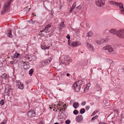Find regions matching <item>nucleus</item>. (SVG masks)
I'll use <instances>...</instances> for the list:
<instances>
[{"label":"nucleus","instance_id":"nucleus-40","mask_svg":"<svg viewBox=\"0 0 124 124\" xmlns=\"http://www.w3.org/2000/svg\"><path fill=\"white\" fill-rule=\"evenodd\" d=\"M76 42H73L71 43V45L73 47H76L75 44Z\"/></svg>","mask_w":124,"mask_h":124},{"label":"nucleus","instance_id":"nucleus-11","mask_svg":"<svg viewBox=\"0 0 124 124\" xmlns=\"http://www.w3.org/2000/svg\"><path fill=\"white\" fill-rule=\"evenodd\" d=\"M118 30H116L115 29H112L109 30V32L111 34L116 35V33Z\"/></svg>","mask_w":124,"mask_h":124},{"label":"nucleus","instance_id":"nucleus-20","mask_svg":"<svg viewBox=\"0 0 124 124\" xmlns=\"http://www.w3.org/2000/svg\"><path fill=\"white\" fill-rule=\"evenodd\" d=\"M79 106V104L77 102L74 103L73 104V106L75 109L77 108Z\"/></svg>","mask_w":124,"mask_h":124},{"label":"nucleus","instance_id":"nucleus-32","mask_svg":"<svg viewBox=\"0 0 124 124\" xmlns=\"http://www.w3.org/2000/svg\"><path fill=\"white\" fill-rule=\"evenodd\" d=\"M70 123V120L68 119L65 121V123L66 124H69Z\"/></svg>","mask_w":124,"mask_h":124},{"label":"nucleus","instance_id":"nucleus-60","mask_svg":"<svg viewBox=\"0 0 124 124\" xmlns=\"http://www.w3.org/2000/svg\"><path fill=\"white\" fill-rule=\"evenodd\" d=\"M27 59H30V57H28H28H27Z\"/></svg>","mask_w":124,"mask_h":124},{"label":"nucleus","instance_id":"nucleus-59","mask_svg":"<svg viewBox=\"0 0 124 124\" xmlns=\"http://www.w3.org/2000/svg\"><path fill=\"white\" fill-rule=\"evenodd\" d=\"M54 124H59L57 123H56Z\"/></svg>","mask_w":124,"mask_h":124},{"label":"nucleus","instance_id":"nucleus-50","mask_svg":"<svg viewBox=\"0 0 124 124\" xmlns=\"http://www.w3.org/2000/svg\"><path fill=\"white\" fill-rule=\"evenodd\" d=\"M3 65L2 62L1 61H0V67H2Z\"/></svg>","mask_w":124,"mask_h":124},{"label":"nucleus","instance_id":"nucleus-18","mask_svg":"<svg viewBox=\"0 0 124 124\" xmlns=\"http://www.w3.org/2000/svg\"><path fill=\"white\" fill-rule=\"evenodd\" d=\"M76 119L77 122H78L82 120L83 117L82 116L79 115L77 117Z\"/></svg>","mask_w":124,"mask_h":124},{"label":"nucleus","instance_id":"nucleus-54","mask_svg":"<svg viewBox=\"0 0 124 124\" xmlns=\"http://www.w3.org/2000/svg\"><path fill=\"white\" fill-rule=\"evenodd\" d=\"M61 106V105H60V104H59V105H58H58H57V108H60V107H58V106Z\"/></svg>","mask_w":124,"mask_h":124},{"label":"nucleus","instance_id":"nucleus-63","mask_svg":"<svg viewBox=\"0 0 124 124\" xmlns=\"http://www.w3.org/2000/svg\"><path fill=\"white\" fill-rule=\"evenodd\" d=\"M32 14H33V15H34V16H36V15H34V13H32Z\"/></svg>","mask_w":124,"mask_h":124},{"label":"nucleus","instance_id":"nucleus-12","mask_svg":"<svg viewBox=\"0 0 124 124\" xmlns=\"http://www.w3.org/2000/svg\"><path fill=\"white\" fill-rule=\"evenodd\" d=\"M70 61L67 59H65L64 60H62L61 61V63L62 64H65L66 65L67 64H69Z\"/></svg>","mask_w":124,"mask_h":124},{"label":"nucleus","instance_id":"nucleus-30","mask_svg":"<svg viewBox=\"0 0 124 124\" xmlns=\"http://www.w3.org/2000/svg\"><path fill=\"white\" fill-rule=\"evenodd\" d=\"M75 34L76 35H77L79 33V30L78 29H76L75 30Z\"/></svg>","mask_w":124,"mask_h":124},{"label":"nucleus","instance_id":"nucleus-61","mask_svg":"<svg viewBox=\"0 0 124 124\" xmlns=\"http://www.w3.org/2000/svg\"><path fill=\"white\" fill-rule=\"evenodd\" d=\"M59 90H60V91H62V89H60V88L59 89Z\"/></svg>","mask_w":124,"mask_h":124},{"label":"nucleus","instance_id":"nucleus-5","mask_svg":"<svg viewBox=\"0 0 124 124\" xmlns=\"http://www.w3.org/2000/svg\"><path fill=\"white\" fill-rule=\"evenodd\" d=\"M105 3V0H96L95 1L96 5L99 7L103 6Z\"/></svg>","mask_w":124,"mask_h":124},{"label":"nucleus","instance_id":"nucleus-45","mask_svg":"<svg viewBox=\"0 0 124 124\" xmlns=\"http://www.w3.org/2000/svg\"><path fill=\"white\" fill-rule=\"evenodd\" d=\"M51 27V25L50 24H48L46 27L47 28H50Z\"/></svg>","mask_w":124,"mask_h":124},{"label":"nucleus","instance_id":"nucleus-62","mask_svg":"<svg viewBox=\"0 0 124 124\" xmlns=\"http://www.w3.org/2000/svg\"><path fill=\"white\" fill-rule=\"evenodd\" d=\"M28 8L29 9H29V8H28V7H27V8H26V9H28Z\"/></svg>","mask_w":124,"mask_h":124},{"label":"nucleus","instance_id":"nucleus-53","mask_svg":"<svg viewBox=\"0 0 124 124\" xmlns=\"http://www.w3.org/2000/svg\"><path fill=\"white\" fill-rule=\"evenodd\" d=\"M73 8H71V9L70 11V12L71 13L72 11L73 10Z\"/></svg>","mask_w":124,"mask_h":124},{"label":"nucleus","instance_id":"nucleus-16","mask_svg":"<svg viewBox=\"0 0 124 124\" xmlns=\"http://www.w3.org/2000/svg\"><path fill=\"white\" fill-rule=\"evenodd\" d=\"M11 30H8L7 32V34L8 37L11 38L12 37V35L11 33Z\"/></svg>","mask_w":124,"mask_h":124},{"label":"nucleus","instance_id":"nucleus-51","mask_svg":"<svg viewBox=\"0 0 124 124\" xmlns=\"http://www.w3.org/2000/svg\"><path fill=\"white\" fill-rule=\"evenodd\" d=\"M66 38L68 39H70V37L69 35H67L66 36Z\"/></svg>","mask_w":124,"mask_h":124},{"label":"nucleus","instance_id":"nucleus-9","mask_svg":"<svg viewBox=\"0 0 124 124\" xmlns=\"http://www.w3.org/2000/svg\"><path fill=\"white\" fill-rule=\"evenodd\" d=\"M35 112L34 111H30L27 113V115L29 117L34 116L35 115Z\"/></svg>","mask_w":124,"mask_h":124},{"label":"nucleus","instance_id":"nucleus-46","mask_svg":"<svg viewBox=\"0 0 124 124\" xmlns=\"http://www.w3.org/2000/svg\"><path fill=\"white\" fill-rule=\"evenodd\" d=\"M31 82V81L30 80H28L26 81V83L27 84H28L29 83Z\"/></svg>","mask_w":124,"mask_h":124},{"label":"nucleus","instance_id":"nucleus-22","mask_svg":"<svg viewBox=\"0 0 124 124\" xmlns=\"http://www.w3.org/2000/svg\"><path fill=\"white\" fill-rule=\"evenodd\" d=\"M82 83H83L82 81L81 80H80L78 81L76 84H77L79 86H80V87H81L82 84Z\"/></svg>","mask_w":124,"mask_h":124},{"label":"nucleus","instance_id":"nucleus-10","mask_svg":"<svg viewBox=\"0 0 124 124\" xmlns=\"http://www.w3.org/2000/svg\"><path fill=\"white\" fill-rule=\"evenodd\" d=\"M86 46L90 50L93 51H94L93 47L91 44L87 42Z\"/></svg>","mask_w":124,"mask_h":124},{"label":"nucleus","instance_id":"nucleus-47","mask_svg":"<svg viewBox=\"0 0 124 124\" xmlns=\"http://www.w3.org/2000/svg\"><path fill=\"white\" fill-rule=\"evenodd\" d=\"M89 108H90L89 106H86L85 108L86 110H88L89 109Z\"/></svg>","mask_w":124,"mask_h":124},{"label":"nucleus","instance_id":"nucleus-28","mask_svg":"<svg viewBox=\"0 0 124 124\" xmlns=\"http://www.w3.org/2000/svg\"><path fill=\"white\" fill-rule=\"evenodd\" d=\"M41 47L42 49H49L50 48V46H48V47L46 46L44 47V46H41Z\"/></svg>","mask_w":124,"mask_h":124},{"label":"nucleus","instance_id":"nucleus-36","mask_svg":"<svg viewBox=\"0 0 124 124\" xmlns=\"http://www.w3.org/2000/svg\"><path fill=\"white\" fill-rule=\"evenodd\" d=\"M82 7L80 6H79L77 7L76 9L78 11H79L81 9Z\"/></svg>","mask_w":124,"mask_h":124},{"label":"nucleus","instance_id":"nucleus-14","mask_svg":"<svg viewBox=\"0 0 124 124\" xmlns=\"http://www.w3.org/2000/svg\"><path fill=\"white\" fill-rule=\"evenodd\" d=\"M64 22L63 21H62L61 23L58 26V27L59 29H62L65 26L64 24Z\"/></svg>","mask_w":124,"mask_h":124},{"label":"nucleus","instance_id":"nucleus-56","mask_svg":"<svg viewBox=\"0 0 124 124\" xmlns=\"http://www.w3.org/2000/svg\"><path fill=\"white\" fill-rule=\"evenodd\" d=\"M39 124H43V122L40 121L39 123Z\"/></svg>","mask_w":124,"mask_h":124},{"label":"nucleus","instance_id":"nucleus-39","mask_svg":"<svg viewBox=\"0 0 124 124\" xmlns=\"http://www.w3.org/2000/svg\"><path fill=\"white\" fill-rule=\"evenodd\" d=\"M4 102L3 100H2L0 101V104L2 106L3 105L4 103Z\"/></svg>","mask_w":124,"mask_h":124},{"label":"nucleus","instance_id":"nucleus-26","mask_svg":"<svg viewBox=\"0 0 124 124\" xmlns=\"http://www.w3.org/2000/svg\"><path fill=\"white\" fill-rule=\"evenodd\" d=\"M33 72V69H31L29 71V73L30 75L32 76Z\"/></svg>","mask_w":124,"mask_h":124},{"label":"nucleus","instance_id":"nucleus-57","mask_svg":"<svg viewBox=\"0 0 124 124\" xmlns=\"http://www.w3.org/2000/svg\"><path fill=\"white\" fill-rule=\"evenodd\" d=\"M67 76H69V73H67Z\"/></svg>","mask_w":124,"mask_h":124},{"label":"nucleus","instance_id":"nucleus-23","mask_svg":"<svg viewBox=\"0 0 124 124\" xmlns=\"http://www.w3.org/2000/svg\"><path fill=\"white\" fill-rule=\"evenodd\" d=\"M92 34L93 33L91 31H90L86 34V37H91L92 36Z\"/></svg>","mask_w":124,"mask_h":124},{"label":"nucleus","instance_id":"nucleus-4","mask_svg":"<svg viewBox=\"0 0 124 124\" xmlns=\"http://www.w3.org/2000/svg\"><path fill=\"white\" fill-rule=\"evenodd\" d=\"M52 59V57H50L48 59L43 61L41 63V65L43 66L48 64L51 61Z\"/></svg>","mask_w":124,"mask_h":124},{"label":"nucleus","instance_id":"nucleus-21","mask_svg":"<svg viewBox=\"0 0 124 124\" xmlns=\"http://www.w3.org/2000/svg\"><path fill=\"white\" fill-rule=\"evenodd\" d=\"M50 5V3L49 2H45L44 3V6L45 8H47V7H48Z\"/></svg>","mask_w":124,"mask_h":124},{"label":"nucleus","instance_id":"nucleus-44","mask_svg":"<svg viewBox=\"0 0 124 124\" xmlns=\"http://www.w3.org/2000/svg\"><path fill=\"white\" fill-rule=\"evenodd\" d=\"M97 112L96 111L95 112V111H94V112L92 114V116H94L97 113Z\"/></svg>","mask_w":124,"mask_h":124},{"label":"nucleus","instance_id":"nucleus-41","mask_svg":"<svg viewBox=\"0 0 124 124\" xmlns=\"http://www.w3.org/2000/svg\"><path fill=\"white\" fill-rule=\"evenodd\" d=\"M76 6V2L74 3L73 4V5L71 8H73V9H74L75 8V7Z\"/></svg>","mask_w":124,"mask_h":124},{"label":"nucleus","instance_id":"nucleus-6","mask_svg":"<svg viewBox=\"0 0 124 124\" xmlns=\"http://www.w3.org/2000/svg\"><path fill=\"white\" fill-rule=\"evenodd\" d=\"M72 87L75 92H78L79 91L81 87L75 83L73 85Z\"/></svg>","mask_w":124,"mask_h":124},{"label":"nucleus","instance_id":"nucleus-27","mask_svg":"<svg viewBox=\"0 0 124 124\" xmlns=\"http://www.w3.org/2000/svg\"><path fill=\"white\" fill-rule=\"evenodd\" d=\"M16 85L18 87H18H19L20 85L21 84V83L18 81H16Z\"/></svg>","mask_w":124,"mask_h":124},{"label":"nucleus","instance_id":"nucleus-25","mask_svg":"<svg viewBox=\"0 0 124 124\" xmlns=\"http://www.w3.org/2000/svg\"><path fill=\"white\" fill-rule=\"evenodd\" d=\"M85 112V110L84 108L81 109L80 111V113L81 114H83Z\"/></svg>","mask_w":124,"mask_h":124},{"label":"nucleus","instance_id":"nucleus-17","mask_svg":"<svg viewBox=\"0 0 124 124\" xmlns=\"http://www.w3.org/2000/svg\"><path fill=\"white\" fill-rule=\"evenodd\" d=\"M96 89L97 91H100L102 89L101 85L99 84H97L96 85Z\"/></svg>","mask_w":124,"mask_h":124},{"label":"nucleus","instance_id":"nucleus-8","mask_svg":"<svg viewBox=\"0 0 124 124\" xmlns=\"http://www.w3.org/2000/svg\"><path fill=\"white\" fill-rule=\"evenodd\" d=\"M109 40L108 38L106 39H102L98 40L96 41V42L99 44H100L103 43L105 42V41L107 42Z\"/></svg>","mask_w":124,"mask_h":124},{"label":"nucleus","instance_id":"nucleus-24","mask_svg":"<svg viewBox=\"0 0 124 124\" xmlns=\"http://www.w3.org/2000/svg\"><path fill=\"white\" fill-rule=\"evenodd\" d=\"M19 87H18V88L23 89L24 88L23 85V83H21V84L20 85Z\"/></svg>","mask_w":124,"mask_h":124},{"label":"nucleus","instance_id":"nucleus-29","mask_svg":"<svg viewBox=\"0 0 124 124\" xmlns=\"http://www.w3.org/2000/svg\"><path fill=\"white\" fill-rule=\"evenodd\" d=\"M49 30L48 28H47L46 27H45V32L46 33H48L49 32Z\"/></svg>","mask_w":124,"mask_h":124},{"label":"nucleus","instance_id":"nucleus-33","mask_svg":"<svg viewBox=\"0 0 124 124\" xmlns=\"http://www.w3.org/2000/svg\"><path fill=\"white\" fill-rule=\"evenodd\" d=\"M36 57L35 56H33L32 57V58L30 60V61H34L36 60Z\"/></svg>","mask_w":124,"mask_h":124},{"label":"nucleus","instance_id":"nucleus-7","mask_svg":"<svg viewBox=\"0 0 124 124\" xmlns=\"http://www.w3.org/2000/svg\"><path fill=\"white\" fill-rule=\"evenodd\" d=\"M104 50H108L110 53H112L114 51L113 49L110 46H107L103 48Z\"/></svg>","mask_w":124,"mask_h":124},{"label":"nucleus","instance_id":"nucleus-55","mask_svg":"<svg viewBox=\"0 0 124 124\" xmlns=\"http://www.w3.org/2000/svg\"><path fill=\"white\" fill-rule=\"evenodd\" d=\"M45 32V29L43 30L42 31H40L41 32Z\"/></svg>","mask_w":124,"mask_h":124},{"label":"nucleus","instance_id":"nucleus-49","mask_svg":"<svg viewBox=\"0 0 124 124\" xmlns=\"http://www.w3.org/2000/svg\"><path fill=\"white\" fill-rule=\"evenodd\" d=\"M70 39H68V45H70Z\"/></svg>","mask_w":124,"mask_h":124},{"label":"nucleus","instance_id":"nucleus-31","mask_svg":"<svg viewBox=\"0 0 124 124\" xmlns=\"http://www.w3.org/2000/svg\"><path fill=\"white\" fill-rule=\"evenodd\" d=\"M78 111L76 110H75L73 112L74 114L75 115H77L78 113Z\"/></svg>","mask_w":124,"mask_h":124},{"label":"nucleus","instance_id":"nucleus-3","mask_svg":"<svg viewBox=\"0 0 124 124\" xmlns=\"http://www.w3.org/2000/svg\"><path fill=\"white\" fill-rule=\"evenodd\" d=\"M116 36L120 39L124 38V29H122L118 30L116 33Z\"/></svg>","mask_w":124,"mask_h":124},{"label":"nucleus","instance_id":"nucleus-35","mask_svg":"<svg viewBox=\"0 0 124 124\" xmlns=\"http://www.w3.org/2000/svg\"><path fill=\"white\" fill-rule=\"evenodd\" d=\"M97 118L98 116L97 115L95 116L92 118L91 121H93L94 120L96 119Z\"/></svg>","mask_w":124,"mask_h":124},{"label":"nucleus","instance_id":"nucleus-1","mask_svg":"<svg viewBox=\"0 0 124 124\" xmlns=\"http://www.w3.org/2000/svg\"><path fill=\"white\" fill-rule=\"evenodd\" d=\"M108 3L111 4L113 5H116L118 6L119 7L121 10V12L122 13H123L124 12V7L123 3L121 2H115L113 1H110L108 2Z\"/></svg>","mask_w":124,"mask_h":124},{"label":"nucleus","instance_id":"nucleus-42","mask_svg":"<svg viewBox=\"0 0 124 124\" xmlns=\"http://www.w3.org/2000/svg\"><path fill=\"white\" fill-rule=\"evenodd\" d=\"M86 102L85 101L81 103V104L82 106H84L85 105Z\"/></svg>","mask_w":124,"mask_h":124},{"label":"nucleus","instance_id":"nucleus-2","mask_svg":"<svg viewBox=\"0 0 124 124\" xmlns=\"http://www.w3.org/2000/svg\"><path fill=\"white\" fill-rule=\"evenodd\" d=\"M11 4V1L8 2L7 3L4 4L3 10L1 11V14L2 15L4 14L5 12L10 8V5Z\"/></svg>","mask_w":124,"mask_h":124},{"label":"nucleus","instance_id":"nucleus-13","mask_svg":"<svg viewBox=\"0 0 124 124\" xmlns=\"http://www.w3.org/2000/svg\"><path fill=\"white\" fill-rule=\"evenodd\" d=\"M11 89V87L8 85H7L5 86V93H7L9 90Z\"/></svg>","mask_w":124,"mask_h":124},{"label":"nucleus","instance_id":"nucleus-37","mask_svg":"<svg viewBox=\"0 0 124 124\" xmlns=\"http://www.w3.org/2000/svg\"><path fill=\"white\" fill-rule=\"evenodd\" d=\"M76 46H78L81 44V43L79 42H76L75 43Z\"/></svg>","mask_w":124,"mask_h":124},{"label":"nucleus","instance_id":"nucleus-48","mask_svg":"<svg viewBox=\"0 0 124 124\" xmlns=\"http://www.w3.org/2000/svg\"><path fill=\"white\" fill-rule=\"evenodd\" d=\"M107 61L108 62H109L110 63H111L112 62V61L110 59H108L107 60Z\"/></svg>","mask_w":124,"mask_h":124},{"label":"nucleus","instance_id":"nucleus-52","mask_svg":"<svg viewBox=\"0 0 124 124\" xmlns=\"http://www.w3.org/2000/svg\"><path fill=\"white\" fill-rule=\"evenodd\" d=\"M36 21H31V23L32 24H34L36 22Z\"/></svg>","mask_w":124,"mask_h":124},{"label":"nucleus","instance_id":"nucleus-15","mask_svg":"<svg viewBox=\"0 0 124 124\" xmlns=\"http://www.w3.org/2000/svg\"><path fill=\"white\" fill-rule=\"evenodd\" d=\"M22 62H23V69H26L28 68L29 67V65L28 64H27L25 62H24L23 61H22Z\"/></svg>","mask_w":124,"mask_h":124},{"label":"nucleus","instance_id":"nucleus-58","mask_svg":"<svg viewBox=\"0 0 124 124\" xmlns=\"http://www.w3.org/2000/svg\"><path fill=\"white\" fill-rule=\"evenodd\" d=\"M68 1H70V2L69 3V4H70V2H71V1H72V0H68Z\"/></svg>","mask_w":124,"mask_h":124},{"label":"nucleus","instance_id":"nucleus-19","mask_svg":"<svg viewBox=\"0 0 124 124\" xmlns=\"http://www.w3.org/2000/svg\"><path fill=\"white\" fill-rule=\"evenodd\" d=\"M2 78L5 79H7L9 78V76L8 75L4 73L2 75Z\"/></svg>","mask_w":124,"mask_h":124},{"label":"nucleus","instance_id":"nucleus-38","mask_svg":"<svg viewBox=\"0 0 124 124\" xmlns=\"http://www.w3.org/2000/svg\"><path fill=\"white\" fill-rule=\"evenodd\" d=\"M59 3H60V7L59 8L60 9H61V8L62 7V6L63 5L62 3V2H61V0H60L59 1Z\"/></svg>","mask_w":124,"mask_h":124},{"label":"nucleus","instance_id":"nucleus-43","mask_svg":"<svg viewBox=\"0 0 124 124\" xmlns=\"http://www.w3.org/2000/svg\"><path fill=\"white\" fill-rule=\"evenodd\" d=\"M6 121L5 120L4 121L2 122L0 124H6Z\"/></svg>","mask_w":124,"mask_h":124},{"label":"nucleus","instance_id":"nucleus-34","mask_svg":"<svg viewBox=\"0 0 124 124\" xmlns=\"http://www.w3.org/2000/svg\"><path fill=\"white\" fill-rule=\"evenodd\" d=\"M20 55V54H19L16 53L15 55H14L13 57L14 58H18V57L19 55Z\"/></svg>","mask_w":124,"mask_h":124},{"label":"nucleus","instance_id":"nucleus-64","mask_svg":"<svg viewBox=\"0 0 124 124\" xmlns=\"http://www.w3.org/2000/svg\"><path fill=\"white\" fill-rule=\"evenodd\" d=\"M61 109H60L59 110V111H60V112H61Z\"/></svg>","mask_w":124,"mask_h":124}]
</instances>
